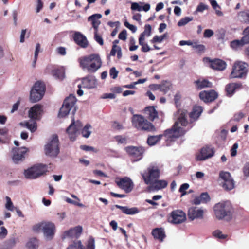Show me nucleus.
<instances>
[{
	"instance_id": "59",
	"label": "nucleus",
	"mask_w": 249,
	"mask_h": 249,
	"mask_svg": "<svg viewBox=\"0 0 249 249\" xmlns=\"http://www.w3.org/2000/svg\"><path fill=\"white\" fill-rule=\"evenodd\" d=\"M118 74V71L116 70L115 67H112L109 71V75L113 78L115 79L117 78Z\"/></svg>"
},
{
	"instance_id": "58",
	"label": "nucleus",
	"mask_w": 249,
	"mask_h": 249,
	"mask_svg": "<svg viewBox=\"0 0 249 249\" xmlns=\"http://www.w3.org/2000/svg\"><path fill=\"white\" fill-rule=\"evenodd\" d=\"M64 200L68 203L74 205H76L81 207L84 206L83 204H82V203H77L76 201L72 200L69 197H65Z\"/></svg>"
},
{
	"instance_id": "2",
	"label": "nucleus",
	"mask_w": 249,
	"mask_h": 249,
	"mask_svg": "<svg viewBox=\"0 0 249 249\" xmlns=\"http://www.w3.org/2000/svg\"><path fill=\"white\" fill-rule=\"evenodd\" d=\"M80 67L89 72L94 73L102 66V60L99 54L94 53L79 59Z\"/></svg>"
},
{
	"instance_id": "11",
	"label": "nucleus",
	"mask_w": 249,
	"mask_h": 249,
	"mask_svg": "<svg viewBox=\"0 0 249 249\" xmlns=\"http://www.w3.org/2000/svg\"><path fill=\"white\" fill-rule=\"evenodd\" d=\"M248 64L242 62H236L234 64L232 68V71L230 75L231 78H242L245 77L247 73V67Z\"/></svg>"
},
{
	"instance_id": "37",
	"label": "nucleus",
	"mask_w": 249,
	"mask_h": 249,
	"mask_svg": "<svg viewBox=\"0 0 249 249\" xmlns=\"http://www.w3.org/2000/svg\"><path fill=\"white\" fill-rule=\"evenodd\" d=\"M152 28L150 25L145 24L144 27V31L139 36V40H145V37H149L151 34Z\"/></svg>"
},
{
	"instance_id": "48",
	"label": "nucleus",
	"mask_w": 249,
	"mask_h": 249,
	"mask_svg": "<svg viewBox=\"0 0 249 249\" xmlns=\"http://www.w3.org/2000/svg\"><path fill=\"white\" fill-rule=\"evenodd\" d=\"M167 33H165L160 36H158L156 35L153 37L152 39L151 40V42L152 43H154L156 42L161 43L166 37H167Z\"/></svg>"
},
{
	"instance_id": "23",
	"label": "nucleus",
	"mask_w": 249,
	"mask_h": 249,
	"mask_svg": "<svg viewBox=\"0 0 249 249\" xmlns=\"http://www.w3.org/2000/svg\"><path fill=\"white\" fill-rule=\"evenodd\" d=\"M82 86L88 89L94 88L97 86L96 79L94 76H89L82 79Z\"/></svg>"
},
{
	"instance_id": "42",
	"label": "nucleus",
	"mask_w": 249,
	"mask_h": 249,
	"mask_svg": "<svg viewBox=\"0 0 249 249\" xmlns=\"http://www.w3.org/2000/svg\"><path fill=\"white\" fill-rule=\"evenodd\" d=\"M244 44L242 40H234L231 42V47L234 50H238L241 48Z\"/></svg>"
},
{
	"instance_id": "32",
	"label": "nucleus",
	"mask_w": 249,
	"mask_h": 249,
	"mask_svg": "<svg viewBox=\"0 0 249 249\" xmlns=\"http://www.w3.org/2000/svg\"><path fill=\"white\" fill-rule=\"evenodd\" d=\"M165 81H163L160 84H150L149 88L152 90H160L161 91L166 93L169 89V87L165 84Z\"/></svg>"
},
{
	"instance_id": "12",
	"label": "nucleus",
	"mask_w": 249,
	"mask_h": 249,
	"mask_svg": "<svg viewBox=\"0 0 249 249\" xmlns=\"http://www.w3.org/2000/svg\"><path fill=\"white\" fill-rule=\"evenodd\" d=\"M219 178L223 188L226 190H231L234 188V181L230 173L226 171H221L219 173Z\"/></svg>"
},
{
	"instance_id": "19",
	"label": "nucleus",
	"mask_w": 249,
	"mask_h": 249,
	"mask_svg": "<svg viewBox=\"0 0 249 249\" xmlns=\"http://www.w3.org/2000/svg\"><path fill=\"white\" fill-rule=\"evenodd\" d=\"M214 154L212 148L209 147H204L201 148L200 153L197 155V160L202 161L212 157Z\"/></svg>"
},
{
	"instance_id": "22",
	"label": "nucleus",
	"mask_w": 249,
	"mask_h": 249,
	"mask_svg": "<svg viewBox=\"0 0 249 249\" xmlns=\"http://www.w3.org/2000/svg\"><path fill=\"white\" fill-rule=\"evenodd\" d=\"M73 39L75 43L81 47L85 48L88 45V42L86 36L80 32H75Z\"/></svg>"
},
{
	"instance_id": "34",
	"label": "nucleus",
	"mask_w": 249,
	"mask_h": 249,
	"mask_svg": "<svg viewBox=\"0 0 249 249\" xmlns=\"http://www.w3.org/2000/svg\"><path fill=\"white\" fill-rule=\"evenodd\" d=\"M152 234L154 238L163 241L165 237L164 231L162 228H155L152 230Z\"/></svg>"
},
{
	"instance_id": "35",
	"label": "nucleus",
	"mask_w": 249,
	"mask_h": 249,
	"mask_svg": "<svg viewBox=\"0 0 249 249\" xmlns=\"http://www.w3.org/2000/svg\"><path fill=\"white\" fill-rule=\"evenodd\" d=\"M203 111L201 107L197 106L194 107L193 111L190 113L189 117L190 118V122L196 120Z\"/></svg>"
},
{
	"instance_id": "30",
	"label": "nucleus",
	"mask_w": 249,
	"mask_h": 249,
	"mask_svg": "<svg viewBox=\"0 0 249 249\" xmlns=\"http://www.w3.org/2000/svg\"><path fill=\"white\" fill-rule=\"evenodd\" d=\"M211 67L214 70L222 71L226 67V63L220 59H215L211 61Z\"/></svg>"
},
{
	"instance_id": "8",
	"label": "nucleus",
	"mask_w": 249,
	"mask_h": 249,
	"mask_svg": "<svg viewBox=\"0 0 249 249\" xmlns=\"http://www.w3.org/2000/svg\"><path fill=\"white\" fill-rule=\"evenodd\" d=\"M141 175L146 184H151L160 177V170L157 165L151 164Z\"/></svg>"
},
{
	"instance_id": "18",
	"label": "nucleus",
	"mask_w": 249,
	"mask_h": 249,
	"mask_svg": "<svg viewBox=\"0 0 249 249\" xmlns=\"http://www.w3.org/2000/svg\"><path fill=\"white\" fill-rule=\"evenodd\" d=\"M218 97V94L213 90L208 91H203L199 93L200 98L205 102H211Z\"/></svg>"
},
{
	"instance_id": "43",
	"label": "nucleus",
	"mask_w": 249,
	"mask_h": 249,
	"mask_svg": "<svg viewBox=\"0 0 249 249\" xmlns=\"http://www.w3.org/2000/svg\"><path fill=\"white\" fill-rule=\"evenodd\" d=\"M208 0L210 2L213 9L215 11L216 14L219 16H223V13L221 11L217 10V8H219V9L220 8V7L217 4V1L215 0Z\"/></svg>"
},
{
	"instance_id": "52",
	"label": "nucleus",
	"mask_w": 249,
	"mask_h": 249,
	"mask_svg": "<svg viewBox=\"0 0 249 249\" xmlns=\"http://www.w3.org/2000/svg\"><path fill=\"white\" fill-rule=\"evenodd\" d=\"M213 235L215 238L220 239H225L227 236V235L222 234L221 231L219 230L214 231L213 233Z\"/></svg>"
},
{
	"instance_id": "16",
	"label": "nucleus",
	"mask_w": 249,
	"mask_h": 249,
	"mask_svg": "<svg viewBox=\"0 0 249 249\" xmlns=\"http://www.w3.org/2000/svg\"><path fill=\"white\" fill-rule=\"evenodd\" d=\"M82 231L81 226H76L64 232L62 235V238H77L81 235Z\"/></svg>"
},
{
	"instance_id": "47",
	"label": "nucleus",
	"mask_w": 249,
	"mask_h": 249,
	"mask_svg": "<svg viewBox=\"0 0 249 249\" xmlns=\"http://www.w3.org/2000/svg\"><path fill=\"white\" fill-rule=\"evenodd\" d=\"M193 20V17H185V18H181L178 22V25L179 27L184 26Z\"/></svg>"
},
{
	"instance_id": "62",
	"label": "nucleus",
	"mask_w": 249,
	"mask_h": 249,
	"mask_svg": "<svg viewBox=\"0 0 249 249\" xmlns=\"http://www.w3.org/2000/svg\"><path fill=\"white\" fill-rule=\"evenodd\" d=\"M116 183L117 185L122 189H124V178H122L121 179H116Z\"/></svg>"
},
{
	"instance_id": "41",
	"label": "nucleus",
	"mask_w": 249,
	"mask_h": 249,
	"mask_svg": "<svg viewBox=\"0 0 249 249\" xmlns=\"http://www.w3.org/2000/svg\"><path fill=\"white\" fill-rule=\"evenodd\" d=\"M66 249H83V246L80 240H77L70 244Z\"/></svg>"
},
{
	"instance_id": "50",
	"label": "nucleus",
	"mask_w": 249,
	"mask_h": 249,
	"mask_svg": "<svg viewBox=\"0 0 249 249\" xmlns=\"http://www.w3.org/2000/svg\"><path fill=\"white\" fill-rule=\"evenodd\" d=\"M145 40H139V43L142 46L141 51L142 52L146 53L149 51L151 48L147 43L144 42Z\"/></svg>"
},
{
	"instance_id": "53",
	"label": "nucleus",
	"mask_w": 249,
	"mask_h": 249,
	"mask_svg": "<svg viewBox=\"0 0 249 249\" xmlns=\"http://www.w3.org/2000/svg\"><path fill=\"white\" fill-rule=\"evenodd\" d=\"M136 40L134 37H131L129 41V50L130 51H133L137 50L138 48V45H135Z\"/></svg>"
},
{
	"instance_id": "7",
	"label": "nucleus",
	"mask_w": 249,
	"mask_h": 249,
	"mask_svg": "<svg viewBox=\"0 0 249 249\" xmlns=\"http://www.w3.org/2000/svg\"><path fill=\"white\" fill-rule=\"evenodd\" d=\"M48 166L46 164H36L30 168L25 170L24 175L28 179H36L44 174L48 171Z\"/></svg>"
},
{
	"instance_id": "40",
	"label": "nucleus",
	"mask_w": 249,
	"mask_h": 249,
	"mask_svg": "<svg viewBox=\"0 0 249 249\" xmlns=\"http://www.w3.org/2000/svg\"><path fill=\"white\" fill-rule=\"evenodd\" d=\"M134 186V184L132 180L129 178L125 177V193L131 192Z\"/></svg>"
},
{
	"instance_id": "63",
	"label": "nucleus",
	"mask_w": 249,
	"mask_h": 249,
	"mask_svg": "<svg viewBox=\"0 0 249 249\" xmlns=\"http://www.w3.org/2000/svg\"><path fill=\"white\" fill-rule=\"evenodd\" d=\"M214 33L211 29H206L204 32V37L205 38H210L212 36Z\"/></svg>"
},
{
	"instance_id": "26",
	"label": "nucleus",
	"mask_w": 249,
	"mask_h": 249,
	"mask_svg": "<svg viewBox=\"0 0 249 249\" xmlns=\"http://www.w3.org/2000/svg\"><path fill=\"white\" fill-rule=\"evenodd\" d=\"M102 18V15L100 14H93L88 18V21L90 22L94 30H98L99 25L101 22L100 19Z\"/></svg>"
},
{
	"instance_id": "38",
	"label": "nucleus",
	"mask_w": 249,
	"mask_h": 249,
	"mask_svg": "<svg viewBox=\"0 0 249 249\" xmlns=\"http://www.w3.org/2000/svg\"><path fill=\"white\" fill-rule=\"evenodd\" d=\"M117 54V58L120 59L122 56L121 48L117 45H113L110 53V55L114 56Z\"/></svg>"
},
{
	"instance_id": "51",
	"label": "nucleus",
	"mask_w": 249,
	"mask_h": 249,
	"mask_svg": "<svg viewBox=\"0 0 249 249\" xmlns=\"http://www.w3.org/2000/svg\"><path fill=\"white\" fill-rule=\"evenodd\" d=\"M140 211L137 207L128 208L125 207V214L133 215L139 213Z\"/></svg>"
},
{
	"instance_id": "6",
	"label": "nucleus",
	"mask_w": 249,
	"mask_h": 249,
	"mask_svg": "<svg viewBox=\"0 0 249 249\" xmlns=\"http://www.w3.org/2000/svg\"><path fill=\"white\" fill-rule=\"evenodd\" d=\"M77 101L76 97L73 95H70L68 97L63 103L58 114V117L63 118L66 116L71 111L73 115L76 111L75 106Z\"/></svg>"
},
{
	"instance_id": "10",
	"label": "nucleus",
	"mask_w": 249,
	"mask_h": 249,
	"mask_svg": "<svg viewBox=\"0 0 249 249\" xmlns=\"http://www.w3.org/2000/svg\"><path fill=\"white\" fill-rule=\"evenodd\" d=\"M45 153L51 157H56L59 153V140L58 137L53 135L45 145Z\"/></svg>"
},
{
	"instance_id": "57",
	"label": "nucleus",
	"mask_w": 249,
	"mask_h": 249,
	"mask_svg": "<svg viewBox=\"0 0 249 249\" xmlns=\"http://www.w3.org/2000/svg\"><path fill=\"white\" fill-rule=\"evenodd\" d=\"M16 242L14 239H11L7 241L5 243V249H10L13 247L15 245Z\"/></svg>"
},
{
	"instance_id": "17",
	"label": "nucleus",
	"mask_w": 249,
	"mask_h": 249,
	"mask_svg": "<svg viewBox=\"0 0 249 249\" xmlns=\"http://www.w3.org/2000/svg\"><path fill=\"white\" fill-rule=\"evenodd\" d=\"M27 148L24 147L15 148L13 149L12 159L15 163H18L23 160L25 158V154L27 152Z\"/></svg>"
},
{
	"instance_id": "55",
	"label": "nucleus",
	"mask_w": 249,
	"mask_h": 249,
	"mask_svg": "<svg viewBox=\"0 0 249 249\" xmlns=\"http://www.w3.org/2000/svg\"><path fill=\"white\" fill-rule=\"evenodd\" d=\"M189 187V185L188 183H183L180 186L179 189V192L181 193V196H183L186 194L185 191L188 189Z\"/></svg>"
},
{
	"instance_id": "36",
	"label": "nucleus",
	"mask_w": 249,
	"mask_h": 249,
	"mask_svg": "<svg viewBox=\"0 0 249 249\" xmlns=\"http://www.w3.org/2000/svg\"><path fill=\"white\" fill-rule=\"evenodd\" d=\"M20 125L26 127L30 130L31 132H34L37 129V124L35 121H28L21 122Z\"/></svg>"
},
{
	"instance_id": "24",
	"label": "nucleus",
	"mask_w": 249,
	"mask_h": 249,
	"mask_svg": "<svg viewBox=\"0 0 249 249\" xmlns=\"http://www.w3.org/2000/svg\"><path fill=\"white\" fill-rule=\"evenodd\" d=\"M194 84L196 89L200 90L204 88H212L213 84L208 80L204 79H199L194 81Z\"/></svg>"
},
{
	"instance_id": "56",
	"label": "nucleus",
	"mask_w": 249,
	"mask_h": 249,
	"mask_svg": "<svg viewBox=\"0 0 249 249\" xmlns=\"http://www.w3.org/2000/svg\"><path fill=\"white\" fill-rule=\"evenodd\" d=\"M97 32L98 30L94 31V39L100 45H103L104 44L103 39L102 36L98 34Z\"/></svg>"
},
{
	"instance_id": "46",
	"label": "nucleus",
	"mask_w": 249,
	"mask_h": 249,
	"mask_svg": "<svg viewBox=\"0 0 249 249\" xmlns=\"http://www.w3.org/2000/svg\"><path fill=\"white\" fill-rule=\"evenodd\" d=\"M6 203L5 204V208L10 211H13L15 207H14L11 198L9 196L5 197Z\"/></svg>"
},
{
	"instance_id": "29",
	"label": "nucleus",
	"mask_w": 249,
	"mask_h": 249,
	"mask_svg": "<svg viewBox=\"0 0 249 249\" xmlns=\"http://www.w3.org/2000/svg\"><path fill=\"white\" fill-rule=\"evenodd\" d=\"M144 113L146 117L151 121L158 117V112L154 107H147L144 109Z\"/></svg>"
},
{
	"instance_id": "28",
	"label": "nucleus",
	"mask_w": 249,
	"mask_h": 249,
	"mask_svg": "<svg viewBox=\"0 0 249 249\" xmlns=\"http://www.w3.org/2000/svg\"><path fill=\"white\" fill-rule=\"evenodd\" d=\"M140 3L143 5H140V4L137 2H132L131 6V9L133 11L139 12L142 11L147 12L150 10V5L149 3H144L143 2H140Z\"/></svg>"
},
{
	"instance_id": "44",
	"label": "nucleus",
	"mask_w": 249,
	"mask_h": 249,
	"mask_svg": "<svg viewBox=\"0 0 249 249\" xmlns=\"http://www.w3.org/2000/svg\"><path fill=\"white\" fill-rule=\"evenodd\" d=\"M45 223L46 222H41L35 224L32 227L33 231L36 233H38L40 231H43V227Z\"/></svg>"
},
{
	"instance_id": "5",
	"label": "nucleus",
	"mask_w": 249,
	"mask_h": 249,
	"mask_svg": "<svg viewBox=\"0 0 249 249\" xmlns=\"http://www.w3.org/2000/svg\"><path fill=\"white\" fill-rule=\"evenodd\" d=\"M132 123L138 130L150 132L155 130L153 124L141 115H134L132 118Z\"/></svg>"
},
{
	"instance_id": "9",
	"label": "nucleus",
	"mask_w": 249,
	"mask_h": 249,
	"mask_svg": "<svg viewBox=\"0 0 249 249\" xmlns=\"http://www.w3.org/2000/svg\"><path fill=\"white\" fill-rule=\"evenodd\" d=\"M45 86L40 81H37L33 86L30 95V100L32 103H35L40 100L44 95Z\"/></svg>"
},
{
	"instance_id": "14",
	"label": "nucleus",
	"mask_w": 249,
	"mask_h": 249,
	"mask_svg": "<svg viewBox=\"0 0 249 249\" xmlns=\"http://www.w3.org/2000/svg\"><path fill=\"white\" fill-rule=\"evenodd\" d=\"M186 219V214L182 211L175 210L171 212L169 221L174 224H180Z\"/></svg>"
},
{
	"instance_id": "20",
	"label": "nucleus",
	"mask_w": 249,
	"mask_h": 249,
	"mask_svg": "<svg viewBox=\"0 0 249 249\" xmlns=\"http://www.w3.org/2000/svg\"><path fill=\"white\" fill-rule=\"evenodd\" d=\"M42 112V106L36 104L29 110V117L33 120H39L40 118Z\"/></svg>"
},
{
	"instance_id": "3",
	"label": "nucleus",
	"mask_w": 249,
	"mask_h": 249,
	"mask_svg": "<svg viewBox=\"0 0 249 249\" xmlns=\"http://www.w3.org/2000/svg\"><path fill=\"white\" fill-rule=\"evenodd\" d=\"M82 123L79 121H74V118H72V122L69 126L66 129L70 139L73 141L76 139L77 135L79 133V131L81 130V134L82 136L88 138L91 134V126L89 124H87L83 128Z\"/></svg>"
},
{
	"instance_id": "13",
	"label": "nucleus",
	"mask_w": 249,
	"mask_h": 249,
	"mask_svg": "<svg viewBox=\"0 0 249 249\" xmlns=\"http://www.w3.org/2000/svg\"><path fill=\"white\" fill-rule=\"evenodd\" d=\"M125 150L131 157L133 162L137 161L142 159L144 149L142 147L128 146Z\"/></svg>"
},
{
	"instance_id": "45",
	"label": "nucleus",
	"mask_w": 249,
	"mask_h": 249,
	"mask_svg": "<svg viewBox=\"0 0 249 249\" xmlns=\"http://www.w3.org/2000/svg\"><path fill=\"white\" fill-rule=\"evenodd\" d=\"M243 36L241 40L245 44L249 43V27L246 28L243 33Z\"/></svg>"
},
{
	"instance_id": "60",
	"label": "nucleus",
	"mask_w": 249,
	"mask_h": 249,
	"mask_svg": "<svg viewBox=\"0 0 249 249\" xmlns=\"http://www.w3.org/2000/svg\"><path fill=\"white\" fill-rule=\"evenodd\" d=\"M86 249H95V241L93 238H91L88 240Z\"/></svg>"
},
{
	"instance_id": "64",
	"label": "nucleus",
	"mask_w": 249,
	"mask_h": 249,
	"mask_svg": "<svg viewBox=\"0 0 249 249\" xmlns=\"http://www.w3.org/2000/svg\"><path fill=\"white\" fill-rule=\"evenodd\" d=\"M125 27L128 28L133 33H135L137 30V28L136 26L129 24L126 21H125Z\"/></svg>"
},
{
	"instance_id": "31",
	"label": "nucleus",
	"mask_w": 249,
	"mask_h": 249,
	"mask_svg": "<svg viewBox=\"0 0 249 249\" xmlns=\"http://www.w3.org/2000/svg\"><path fill=\"white\" fill-rule=\"evenodd\" d=\"M52 75L56 80H62L65 78V71L63 67L56 68L52 71Z\"/></svg>"
},
{
	"instance_id": "21",
	"label": "nucleus",
	"mask_w": 249,
	"mask_h": 249,
	"mask_svg": "<svg viewBox=\"0 0 249 249\" xmlns=\"http://www.w3.org/2000/svg\"><path fill=\"white\" fill-rule=\"evenodd\" d=\"M204 211L202 209H196L195 207H192L189 209L188 216L189 219L193 220L195 219L202 218Z\"/></svg>"
},
{
	"instance_id": "25",
	"label": "nucleus",
	"mask_w": 249,
	"mask_h": 249,
	"mask_svg": "<svg viewBox=\"0 0 249 249\" xmlns=\"http://www.w3.org/2000/svg\"><path fill=\"white\" fill-rule=\"evenodd\" d=\"M210 201V197L208 193L204 192L201 195L196 197L193 201V203L195 205H199L200 203H207Z\"/></svg>"
},
{
	"instance_id": "39",
	"label": "nucleus",
	"mask_w": 249,
	"mask_h": 249,
	"mask_svg": "<svg viewBox=\"0 0 249 249\" xmlns=\"http://www.w3.org/2000/svg\"><path fill=\"white\" fill-rule=\"evenodd\" d=\"M26 246L28 249H37L38 241L36 238H30L26 243Z\"/></svg>"
},
{
	"instance_id": "27",
	"label": "nucleus",
	"mask_w": 249,
	"mask_h": 249,
	"mask_svg": "<svg viewBox=\"0 0 249 249\" xmlns=\"http://www.w3.org/2000/svg\"><path fill=\"white\" fill-rule=\"evenodd\" d=\"M168 183L165 180H156L152 183L151 186L149 187L150 191L159 190L165 188L167 186Z\"/></svg>"
},
{
	"instance_id": "15",
	"label": "nucleus",
	"mask_w": 249,
	"mask_h": 249,
	"mask_svg": "<svg viewBox=\"0 0 249 249\" xmlns=\"http://www.w3.org/2000/svg\"><path fill=\"white\" fill-rule=\"evenodd\" d=\"M42 232L46 240H51L53 238L55 234V225L52 222H46L43 227Z\"/></svg>"
},
{
	"instance_id": "54",
	"label": "nucleus",
	"mask_w": 249,
	"mask_h": 249,
	"mask_svg": "<svg viewBox=\"0 0 249 249\" xmlns=\"http://www.w3.org/2000/svg\"><path fill=\"white\" fill-rule=\"evenodd\" d=\"M192 47L197 49L198 53L203 52L205 49L204 45L202 44H197L196 42H193Z\"/></svg>"
},
{
	"instance_id": "33",
	"label": "nucleus",
	"mask_w": 249,
	"mask_h": 249,
	"mask_svg": "<svg viewBox=\"0 0 249 249\" xmlns=\"http://www.w3.org/2000/svg\"><path fill=\"white\" fill-rule=\"evenodd\" d=\"M241 86V84L238 83H230L226 85L225 90L226 91L227 95L231 97L234 93L235 90Z\"/></svg>"
},
{
	"instance_id": "49",
	"label": "nucleus",
	"mask_w": 249,
	"mask_h": 249,
	"mask_svg": "<svg viewBox=\"0 0 249 249\" xmlns=\"http://www.w3.org/2000/svg\"><path fill=\"white\" fill-rule=\"evenodd\" d=\"M209 8V6L203 3V2H200L197 5L196 11L194 12L195 14H197L198 13L203 12L204 10H207Z\"/></svg>"
},
{
	"instance_id": "61",
	"label": "nucleus",
	"mask_w": 249,
	"mask_h": 249,
	"mask_svg": "<svg viewBox=\"0 0 249 249\" xmlns=\"http://www.w3.org/2000/svg\"><path fill=\"white\" fill-rule=\"evenodd\" d=\"M0 230V238L4 239L7 235V230L4 227H1Z\"/></svg>"
},
{
	"instance_id": "1",
	"label": "nucleus",
	"mask_w": 249,
	"mask_h": 249,
	"mask_svg": "<svg viewBox=\"0 0 249 249\" xmlns=\"http://www.w3.org/2000/svg\"><path fill=\"white\" fill-rule=\"evenodd\" d=\"M174 115L175 119L177 121L172 127L171 129L166 130L163 134L149 136L147 140V142L149 145L153 146L155 145L163 136L166 138V140L172 141L185 133L187 130L181 127L179 124L182 126H187L189 124L187 120V111L185 109H179L175 113Z\"/></svg>"
},
{
	"instance_id": "4",
	"label": "nucleus",
	"mask_w": 249,
	"mask_h": 249,
	"mask_svg": "<svg viewBox=\"0 0 249 249\" xmlns=\"http://www.w3.org/2000/svg\"><path fill=\"white\" fill-rule=\"evenodd\" d=\"M213 210L216 217L219 220L230 221L232 217V207L229 201H221L216 204Z\"/></svg>"
}]
</instances>
